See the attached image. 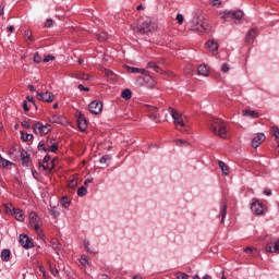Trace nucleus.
Here are the masks:
<instances>
[{
  "mask_svg": "<svg viewBox=\"0 0 279 279\" xmlns=\"http://www.w3.org/2000/svg\"><path fill=\"white\" fill-rule=\"evenodd\" d=\"M209 130L219 138H228V122L220 118H213L209 123Z\"/></svg>",
  "mask_w": 279,
  "mask_h": 279,
  "instance_id": "1",
  "label": "nucleus"
},
{
  "mask_svg": "<svg viewBox=\"0 0 279 279\" xmlns=\"http://www.w3.org/2000/svg\"><path fill=\"white\" fill-rule=\"evenodd\" d=\"M131 27L135 34H149L151 32H156L158 26L151 21L150 17H146L145 20L140 21L137 24L131 25Z\"/></svg>",
  "mask_w": 279,
  "mask_h": 279,
  "instance_id": "2",
  "label": "nucleus"
},
{
  "mask_svg": "<svg viewBox=\"0 0 279 279\" xmlns=\"http://www.w3.org/2000/svg\"><path fill=\"white\" fill-rule=\"evenodd\" d=\"M29 226L34 228L36 234H38L39 239H45V233L43 232V229L40 228L43 226V221L40 220V217L35 211H32L29 214Z\"/></svg>",
  "mask_w": 279,
  "mask_h": 279,
  "instance_id": "3",
  "label": "nucleus"
},
{
  "mask_svg": "<svg viewBox=\"0 0 279 279\" xmlns=\"http://www.w3.org/2000/svg\"><path fill=\"white\" fill-rule=\"evenodd\" d=\"M243 16H244V13L241 10L225 11L221 13V19H223L225 21H234V23L236 24L241 23Z\"/></svg>",
  "mask_w": 279,
  "mask_h": 279,
  "instance_id": "4",
  "label": "nucleus"
},
{
  "mask_svg": "<svg viewBox=\"0 0 279 279\" xmlns=\"http://www.w3.org/2000/svg\"><path fill=\"white\" fill-rule=\"evenodd\" d=\"M169 113L173 119V123L177 128V130L182 131V129L186 128V122H184V119H182V114L178 112V110L173 108H169Z\"/></svg>",
  "mask_w": 279,
  "mask_h": 279,
  "instance_id": "5",
  "label": "nucleus"
},
{
  "mask_svg": "<svg viewBox=\"0 0 279 279\" xmlns=\"http://www.w3.org/2000/svg\"><path fill=\"white\" fill-rule=\"evenodd\" d=\"M190 29L192 32H199V34H202V32H206V29H208V24L204 22L202 17H194L192 20Z\"/></svg>",
  "mask_w": 279,
  "mask_h": 279,
  "instance_id": "6",
  "label": "nucleus"
},
{
  "mask_svg": "<svg viewBox=\"0 0 279 279\" xmlns=\"http://www.w3.org/2000/svg\"><path fill=\"white\" fill-rule=\"evenodd\" d=\"M34 134L37 136H45V134H49L51 126L49 124H43L38 122L32 126Z\"/></svg>",
  "mask_w": 279,
  "mask_h": 279,
  "instance_id": "7",
  "label": "nucleus"
},
{
  "mask_svg": "<svg viewBox=\"0 0 279 279\" xmlns=\"http://www.w3.org/2000/svg\"><path fill=\"white\" fill-rule=\"evenodd\" d=\"M88 110L92 112V114H100V112L104 110V104H101L99 100H94L89 104Z\"/></svg>",
  "mask_w": 279,
  "mask_h": 279,
  "instance_id": "8",
  "label": "nucleus"
},
{
  "mask_svg": "<svg viewBox=\"0 0 279 279\" xmlns=\"http://www.w3.org/2000/svg\"><path fill=\"white\" fill-rule=\"evenodd\" d=\"M38 101H45L46 104H51L56 99V96L51 92L37 93Z\"/></svg>",
  "mask_w": 279,
  "mask_h": 279,
  "instance_id": "9",
  "label": "nucleus"
},
{
  "mask_svg": "<svg viewBox=\"0 0 279 279\" xmlns=\"http://www.w3.org/2000/svg\"><path fill=\"white\" fill-rule=\"evenodd\" d=\"M20 245H22L24 250H32L34 242H32L27 234H20Z\"/></svg>",
  "mask_w": 279,
  "mask_h": 279,
  "instance_id": "10",
  "label": "nucleus"
},
{
  "mask_svg": "<svg viewBox=\"0 0 279 279\" xmlns=\"http://www.w3.org/2000/svg\"><path fill=\"white\" fill-rule=\"evenodd\" d=\"M251 210L254 213V215H263L265 213V208L263 207V204L260 202L253 199L251 203Z\"/></svg>",
  "mask_w": 279,
  "mask_h": 279,
  "instance_id": "11",
  "label": "nucleus"
},
{
  "mask_svg": "<svg viewBox=\"0 0 279 279\" xmlns=\"http://www.w3.org/2000/svg\"><path fill=\"white\" fill-rule=\"evenodd\" d=\"M206 48L208 49L209 53L213 56H217L219 53V43L211 39L206 43Z\"/></svg>",
  "mask_w": 279,
  "mask_h": 279,
  "instance_id": "12",
  "label": "nucleus"
},
{
  "mask_svg": "<svg viewBox=\"0 0 279 279\" xmlns=\"http://www.w3.org/2000/svg\"><path fill=\"white\" fill-rule=\"evenodd\" d=\"M263 141H265V135L263 133H257L251 141V145L256 149L257 147H260Z\"/></svg>",
  "mask_w": 279,
  "mask_h": 279,
  "instance_id": "13",
  "label": "nucleus"
},
{
  "mask_svg": "<svg viewBox=\"0 0 279 279\" xmlns=\"http://www.w3.org/2000/svg\"><path fill=\"white\" fill-rule=\"evenodd\" d=\"M11 213H12V215H14V217L17 221H25V213H23V209L12 208Z\"/></svg>",
  "mask_w": 279,
  "mask_h": 279,
  "instance_id": "14",
  "label": "nucleus"
},
{
  "mask_svg": "<svg viewBox=\"0 0 279 279\" xmlns=\"http://www.w3.org/2000/svg\"><path fill=\"white\" fill-rule=\"evenodd\" d=\"M50 245L52 250H54L56 254H60L62 252V244L58 239L56 238L51 239Z\"/></svg>",
  "mask_w": 279,
  "mask_h": 279,
  "instance_id": "15",
  "label": "nucleus"
},
{
  "mask_svg": "<svg viewBox=\"0 0 279 279\" xmlns=\"http://www.w3.org/2000/svg\"><path fill=\"white\" fill-rule=\"evenodd\" d=\"M77 123L81 132H84L86 128H88V122L86 121V117H84V114L78 116Z\"/></svg>",
  "mask_w": 279,
  "mask_h": 279,
  "instance_id": "16",
  "label": "nucleus"
},
{
  "mask_svg": "<svg viewBox=\"0 0 279 279\" xmlns=\"http://www.w3.org/2000/svg\"><path fill=\"white\" fill-rule=\"evenodd\" d=\"M21 161H22L23 167H29V165H32V160L29 159V154L27 151L22 150Z\"/></svg>",
  "mask_w": 279,
  "mask_h": 279,
  "instance_id": "17",
  "label": "nucleus"
},
{
  "mask_svg": "<svg viewBox=\"0 0 279 279\" xmlns=\"http://www.w3.org/2000/svg\"><path fill=\"white\" fill-rule=\"evenodd\" d=\"M256 36H258V32L256 31V28H252L246 35V43L251 45V43H254V38H256Z\"/></svg>",
  "mask_w": 279,
  "mask_h": 279,
  "instance_id": "18",
  "label": "nucleus"
},
{
  "mask_svg": "<svg viewBox=\"0 0 279 279\" xmlns=\"http://www.w3.org/2000/svg\"><path fill=\"white\" fill-rule=\"evenodd\" d=\"M10 256H12V252L9 248L2 250L1 258L3 263H10Z\"/></svg>",
  "mask_w": 279,
  "mask_h": 279,
  "instance_id": "19",
  "label": "nucleus"
},
{
  "mask_svg": "<svg viewBox=\"0 0 279 279\" xmlns=\"http://www.w3.org/2000/svg\"><path fill=\"white\" fill-rule=\"evenodd\" d=\"M197 73L198 75H203V77H208L209 75L208 66L204 64L199 65L197 69Z\"/></svg>",
  "mask_w": 279,
  "mask_h": 279,
  "instance_id": "20",
  "label": "nucleus"
},
{
  "mask_svg": "<svg viewBox=\"0 0 279 279\" xmlns=\"http://www.w3.org/2000/svg\"><path fill=\"white\" fill-rule=\"evenodd\" d=\"M244 117H250L251 119H258V112L250 109H245L242 111Z\"/></svg>",
  "mask_w": 279,
  "mask_h": 279,
  "instance_id": "21",
  "label": "nucleus"
},
{
  "mask_svg": "<svg viewBox=\"0 0 279 279\" xmlns=\"http://www.w3.org/2000/svg\"><path fill=\"white\" fill-rule=\"evenodd\" d=\"M227 210H228V205L226 203H222L220 207L221 223L226 221V216L228 215Z\"/></svg>",
  "mask_w": 279,
  "mask_h": 279,
  "instance_id": "22",
  "label": "nucleus"
},
{
  "mask_svg": "<svg viewBox=\"0 0 279 279\" xmlns=\"http://www.w3.org/2000/svg\"><path fill=\"white\" fill-rule=\"evenodd\" d=\"M218 165H219L223 175H228V173H230V168L228 167V165H226V162L219 161Z\"/></svg>",
  "mask_w": 279,
  "mask_h": 279,
  "instance_id": "23",
  "label": "nucleus"
},
{
  "mask_svg": "<svg viewBox=\"0 0 279 279\" xmlns=\"http://www.w3.org/2000/svg\"><path fill=\"white\" fill-rule=\"evenodd\" d=\"M90 258H88V256H86V255H82L81 257H80V263H81V265L83 266V267H88V265H90Z\"/></svg>",
  "mask_w": 279,
  "mask_h": 279,
  "instance_id": "24",
  "label": "nucleus"
},
{
  "mask_svg": "<svg viewBox=\"0 0 279 279\" xmlns=\"http://www.w3.org/2000/svg\"><path fill=\"white\" fill-rule=\"evenodd\" d=\"M144 82H146L149 88H154V86H156V81L151 76H145Z\"/></svg>",
  "mask_w": 279,
  "mask_h": 279,
  "instance_id": "25",
  "label": "nucleus"
},
{
  "mask_svg": "<svg viewBox=\"0 0 279 279\" xmlns=\"http://www.w3.org/2000/svg\"><path fill=\"white\" fill-rule=\"evenodd\" d=\"M74 77H75L76 80H85V81L90 80V77L88 76V74H85V73H83V72H77V73H75V74H74Z\"/></svg>",
  "mask_w": 279,
  "mask_h": 279,
  "instance_id": "26",
  "label": "nucleus"
},
{
  "mask_svg": "<svg viewBox=\"0 0 279 279\" xmlns=\"http://www.w3.org/2000/svg\"><path fill=\"white\" fill-rule=\"evenodd\" d=\"M21 138L22 141H25V143H27L34 138V135L29 133L21 132Z\"/></svg>",
  "mask_w": 279,
  "mask_h": 279,
  "instance_id": "27",
  "label": "nucleus"
},
{
  "mask_svg": "<svg viewBox=\"0 0 279 279\" xmlns=\"http://www.w3.org/2000/svg\"><path fill=\"white\" fill-rule=\"evenodd\" d=\"M77 195L78 197H86V195H88V189H86V186H81L77 190Z\"/></svg>",
  "mask_w": 279,
  "mask_h": 279,
  "instance_id": "28",
  "label": "nucleus"
},
{
  "mask_svg": "<svg viewBox=\"0 0 279 279\" xmlns=\"http://www.w3.org/2000/svg\"><path fill=\"white\" fill-rule=\"evenodd\" d=\"M61 206L62 208H69V206H71V199H69L68 196H63L61 198Z\"/></svg>",
  "mask_w": 279,
  "mask_h": 279,
  "instance_id": "29",
  "label": "nucleus"
},
{
  "mask_svg": "<svg viewBox=\"0 0 279 279\" xmlns=\"http://www.w3.org/2000/svg\"><path fill=\"white\" fill-rule=\"evenodd\" d=\"M10 165H12V162L0 155V167H3V169H5V167H10Z\"/></svg>",
  "mask_w": 279,
  "mask_h": 279,
  "instance_id": "30",
  "label": "nucleus"
},
{
  "mask_svg": "<svg viewBox=\"0 0 279 279\" xmlns=\"http://www.w3.org/2000/svg\"><path fill=\"white\" fill-rule=\"evenodd\" d=\"M122 99H132V90L124 89L121 94Z\"/></svg>",
  "mask_w": 279,
  "mask_h": 279,
  "instance_id": "31",
  "label": "nucleus"
},
{
  "mask_svg": "<svg viewBox=\"0 0 279 279\" xmlns=\"http://www.w3.org/2000/svg\"><path fill=\"white\" fill-rule=\"evenodd\" d=\"M147 66L148 69H153L156 73H160V66H158L156 62H148Z\"/></svg>",
  "mask_w": 279,
  "mask_h": 279,
  "instance_id": "32",
  "label": "nucleus"
},
{
  "mask_svg": "<svg viewBox=\"0 0 279 279\" xmlns=\"http://www.w3.org/2000/svg\"><path fill=\"white\" fill-rule=\"evenodd\" d=\"M51 123H62L64 121V118L62 116H52L50 119Z\"/></svg>",
  "mask_w": 279,
  "mask_h": 279,
  "instance_id": "33",
  "label": "nucleus"
},
{
  "mask_svg": "<svg viewBox=\"0 0 279 279\" xmlns=\"http://www.w3.org/2000/svg\"><path fill=\"white\" fill-rule=\"evenodd\" d=\"M49 213H50L51 217H54V219H57V217H60V213L58 211V209L56 207H50Z\"/></svg>",
  "mask_w": 279,
  "mask_h": 279,
  "instance_id": "34",
  "label": "nucleus"
},
{
  "mask_svg": "<svg viewBox=\"0 0 279 279\" xmlns=\"http://www.w3.org/2000/svg\"><path fill=\"white\" fill-rule=\"evenodd\" d=\"M98 40H99L100 43H106V40H108V33H100V34L98 35Z\"/></svg>",
  "mask_w": 279,
  "mask_h": 279,
  "instance_id": "35",
  "label": "nucleus"
},
{
  "mask_svg": "<svg viewBox=\"0 0 279 279\" xmlns=\"http://www.w3.org/2000/svg\"><path fill=\"white\" fill-rule=\"evenodd\" d=\"M100 165H108V162H110V156L105 155L100 158L99 160Z\"/></svg>",
  "mask_w": 279,
  "mask_h": 279,
  "instance_id": "36",
  "label": "nucleus"
},
{
  "mask_svg": "<svg viewBox=\"0 0 279 279\" xmlns=\"http://www.w3.org/2000/svg\"><path fill=\"white\" fill-rule=\"evenodd\" d=\"M50 274H52V276L58 278V276H60V270H58V268H56L53 266H50Z\"/></svg>",
  "mask_w": 279,
  "mask_h": 279,
  "instance_id": "37",
  "label": "nucleus"
},
{
  "mask_svg": "<svg viewBox=\"0 0 279 279\" xmlns=\"http://www.w3.org/2000/svg\"><path fill=\"white\" fill-rule=\"evenodd\" d=\"M48 151H51V154H56L58 151V144H51L48 148Z\"/></svg>",
  "mask_w": 279,
  "mask_h": 279,
  "instance_id": "38",
  "label": "nucleus"
},
{
  "mask_svg": "<svg viewBox=\"0 0 279 279\" xmlns=\"http://www.w3.org/2000/svg\"><path fill=\"white\" fill-rule=\"evenodd\" d=\"M175 278L177 279H189V275H186V272H177Z\"/></svg>",
  "mask_w": 279,
  "mask_h": 279,
  "instance_id": "39",
  "label": "nucleus"
},
{
  "mask_svg": "<svg viewBox=\"0 0 279 279\" xmlns=\"http://www.w3.org/2000/svg\"><path fill=\"white\" fill-rule=\"evenodd\" d=\"M40 167H41L43 171H45L46 173H51V168L49 167V165L41 163Z\"/></svg>",
  "mask_w": 279,
  "mask_h": 279,
  "instance_id": "40",
  "label": "nucleus"
},
{
  "mask_svg": "<svg viewBox=\"0 0 279 279\" xmlns=\"http://www.w3.org/2000/svg\"><path fill=\"white\" fill-rule=\"evenodd\" d=\"M175 144L179 145L180 147L189 145V143L185 140H175Z\"/></svg>",
  "mask_w": 279,
  "mask_h": 279,
  "instance_id": "41",
  "label": "nucleus"
},
{
  "mask_svg": "<svg viewBox=\"0 0 279 279\" xmlns=\"http://www.w3.org/2000/svg\"><path fill=\"white\" fill-rule=\"evenodd\" d=\"M84 247L87 252H89L90 254H93V250H90V242L88 240L84 241Z\"/></svg>",
  "mask_w": 279,
  "mask_h": 279,
  "instance_id": "42",
  "label": "nucleus"
},
{
  "mask_svg": "<svg viewBox=\"0 0 279 279\" xmlns=\"http://www.w3.org/2000/svg\"><path fill=\"white\" fill-rule=\"evenodd\" d=\"M68 186H69L70 189H75V186H77V179H72V180L69 182Z\"/></svg>",
  "mask_w": 279,
  "mask_h": 279,
  "instance_id": "43",
  "label": "nucleus"
},
{
  "mask_svg": "<svg viewBox=\"0 0 279 279\" xmlns=\"http://www.w3.org/2000/svg\"><path fill=\"white\" fill-rule=\"evenodd\" d=\"M272 136H275V138H279V129L278 126H272Z\"/></svg>",
  "mask_w": 279,
  "mask_h": 279,
  "instance_id": "44",
  "label": "nucleus"
},
{
  "mask_svg": "<svg viewBox=\"0 0 279 279\" xmlns=\"http://www.w3.org/2000/svg\"><path fill=\"white\" fill-rule=\"evenodd\" d=\"M22 128H25L26 130H32V124H29V121L24 120L22 121Z\"/></svg>",
  "mask_w": 279,
  "mask_h": 279,
  "instance_id": "45",
  "label": "nucleus"
},
{
  "mask_svg": "<svg viewBox=\"0 0 279 279\" xmlns=\"http://www.w3.org/2000/svg\"><path fill=\"white\" fill-rule=\"evenodd\" d=\"M177 21H178L179 25H182V23H184V15H182L181 13H178Z\"/></svg>",
  "mask_w": 279,
  "mask_h": 279,
  "instance_id": "46",
  "label": "nucleus"
},
{
  "mask_svg": "<svg viewBox=\"0 0 279 279\" xmlns=\"http://www.w3.org/2000/svg\"><path fill=\"white\" fill-rule=\"evenodd\" d=\"M33 60H34V62H36V64H40V61H41L40 54H38V52H36L34 54Z\"/></svg>",
  "mask_w": 279,
  "mask_h": 279,
  "instance_id": "47",
  "label": "nucleus"
},
{
  "mask_svg": "<svg viewBox=\"0 0 279 279\" xmlns=\"http://www.w3.org/2000/svg\"><path fill=\"white\" fill-rule=\"evenodd\" d=\"M244 252L246 254H254V252H257L255 247H250L247 246L246 248H244Z\"/></svg>",
  "mask_w": 279,
  "mask_h": 279,
  "instance_id": "48",
  "label": "nucleus"
},
{
  "mask_svg": "<svg viewBox=\"0 0 279 279\" xmlns=\"http://www.w3.org/2000/svg\"><path fill=\"white\" fill-rule=\"evenodd\" d=\"M38 149H39V151H45L46 154H47V151H49V149L45 147L44 143L38 144Z\"/></svg>",
  "mask_w": 279,
  "mask_h": 279,
  "instance_id": "49",
  "label": "nucleus"
},
{
  "mask_svg": "<svg viewBox=\"0 0 279 279\" xmlns=\"http://www.w3.org/2000/svg\"><path fill=\"white\" fill-rule=\"evenodd\" d=\"M221 71H222L223 73H228V71H230V65H229L228 63H223V64L221 65Z\"/></svg>",
  "mask_w": 279,
  "mask_h": 279,
  "instance_id": "50",
  "label": "nucleus"
},
{
  "mask_svg": "<svg viewBox=\"0 0 279 279\" xmlns=\"http://www.w3.org/2000/svg\"><path fill=\"white\" fill-rule=\"evenodd\" d=\"M128 73H138V68L126 66Z\"/></svg>",
  "mask_w": 279,
  "mask_h": 279,
  "instance_id": "51",
  "label": "nucleus"
},
{
  "mask_svg": "<svg viewBox=\"0 0 279 279\" xmlns=\"http://www.w3.org/2000/svg\"><path fill=\"white\" fill-rule=\"evenodd\" d=\"M51 60H56V57L51 56V54H48L44 58V62L47 63V62H51Z\"/></svg>",
  "mask_w": 279,
  "mask_h": 279,
  "instance_id": "52",
  "label": "nucleus"
},
{
  "mask_svg": "<svg viewBox=\"0 0 279 279\" xmlns=\"http://www.w3.org/2000/svg\"><path fill=\"white\" fill-rule=\"evenodd\" d=\"M78 90H81V93H88V90H90V89L88 87H85L84 85L80 84Z\"/></svg>",
  "mask_w": 279,
  "mask_h": 279,
  "instance_id": "53",
  "label": "nucleus"
},
{
  "mask_svg": "<svg viewBox=\"0 0 279 279\" xmlns=\"http://www.w3.org/2000/svg\"><path fill=\"white\" fill-rule=\"evenodd\" d=\"M22 108L25 112H29V107L27 106V100H23Z\"/></svg>",
  "mask_w": 279,
  "mask_h": 279,
  "instance_id": "54",
  "label": "nucleus"
},
{
  "mask_svg": "<svg viewBox=\"0 0 279 279\" xmlns=\"http://www.w3.org/2000/svg\"><path fill=\"white\" fill-rule=\"evenodd\" d=\"M211 5L219 7L221 5V0H210Z\"/></svg>",
  "mask_w": 279,
  "mask_h": 279,
  "instance_id": "55",
  "label": "nucleus"
},
{
  "mask_svg": "<svg viewBox=\"0 0 279 279\" xmlns=\"http://www.w3.org/2000/svg\"><path fill=\"white\" fill-rule=\"evenodd\" d=\"M50 160H51V157L48 156V155H46V156L44 157L43 165H47V162H49Z\"/></svg>",
  "mask_w": 279,
  "mask_h": 279,
  "instance_id": "56",
  "label": "nucleus"
},
{
  "mask_svg": "<svg viewBox=\"0 0 279 279\" xmlns=\"http://www.w3.org/2000/svg\"><path fill=\"white\" fill-rule=\"evenodd\" d=\"M105 73H106L107 77H112V75H114V72L110 71V70H105Z\"/></svg>",
  "mask_w": 279,
  "mask_h": 279,
  "instance_id": "57",
  "label": "nucleus"
},
{
  "mask_svg": "<svg viewBox=\"0 0 279 279\" xmlns=\"http://www.w3.org/2000/svg\"><path fill=\"white\" fill-rule=\"evenodd\" d=\"M5 10V5L3 3H0V16H3Z\"/></svg>",
  "mask_w": 279,
  "mask_h": 279,
  "instance_id": "58",
  "label": "nucleus"
},
{
  "mask_svg": "<svg viewBox=\"0 0 279 279\" xmlns=\"http://www.w3.org/2000/svg\"><path fill=\"white\" fill-rule=\"evenodd\" d=\"M12 208H14V207H12V205H7L5 213H10V215H12Z\"/></svg>",
  "mask_w": 279,
  "mask_h": 279,
  "instance_id": "59",
  "label": "nucleus"
},
{
  "mask_svg": "<svg viewBox=\"0 0 279 279\" xmlns=\"http://www.w3.org/2000/svg\"><path fill=\"white\" fill-rule=\"evenodd\" d=\"M53 25V20H47L46 27H51Z\"/></svg>",
  "mask_w": 279,
  "mask_h": 279,
  "instance_id": "60",
  "label": "nucleus"
},
{
  "mask_svg": "<svg viewBox=\"0 0 279 279\" xmlns=\"http://www.w3.org/2000/svg\"><path fill=\"white\" fill-rule=\"evenodd\" d=\"M84 184L88 186V184H93V179H87L84 181Z\"/></svg>",
  "mask_w": 279,
  "mask_h": 279,
  "instance_id": "61",
  "label": "nucleus"
},
{
  "mask_svg": "<svg viewBox=\"0 0 279 279\" xmlns=\"http://www.w3.org/2000/svg\"><path fill=\"white\" fill-rule=\"evenodd\" d=\"M264 195H267V197H269L271 195V190H264Z\"/></svg>",
  "mask_w": 279,
  "mask_h": 279,
  "instance_id": "62",
  "label": "nucleus"
},
{
  "mask_svg": "<svg viewBox=\"0 0 279 279\" xmlns=\"http://www.w3.org/2000/svg\"><path fill=\"white\" fill-rule=\"evenodd\" d=\"M150 119H153V121H156V120L158 119L157 113H153V114H150Z\"/></svg>",
  "mask_w": 279,
  "mask_h": 279,
  "instance_id": "63",
  "label": "nucleus"
},
{
  "mask_svg": "<svg viewBox=\"0 0 279 279\" xmlns=\"http://www.w3.org/2000/svg\"><path fill=\"white\" fill-rule=\"evenodd\" d=\"M25 36H26V38H28V40H32V33L26 32V33H25Z\"/></svg>",
  "mask_w": 279,
  "mask_h": 279,
  "instance_id": "64",
  "label": "nucleus"
}]
</instances>
